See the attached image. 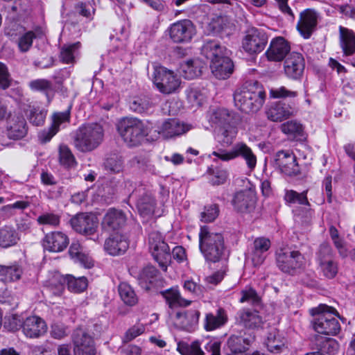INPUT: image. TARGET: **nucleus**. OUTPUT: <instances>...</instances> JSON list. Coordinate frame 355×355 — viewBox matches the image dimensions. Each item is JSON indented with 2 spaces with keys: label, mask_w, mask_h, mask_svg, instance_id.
I'll return each mask as SVG.
<instances>
[{
  "label": "nucleus",
  "mask_w": 355,
  "mask_h": 355,
  "mask_svg": "<svg viewBox=\"0 0 355 355\" xmlns=\"http://www.w3.org/2000/svg\"><path fill=\"white\" fill-rule=\"evenodd\" d=\"M201 53L210 60V68L218 79L228 78L234 71V64L229 55L230 51L216 41L209 40L201 48Z\"/></svg>",
  "instance_id": "nucleus-1"
},
{
  "label": "nucleus",
  "mask_w": 355,
  "mask_h": 355,
  "mask_svg": "<svg viewBox=\"0 0 355 355\" xmlns=\"http://www.w3.org/2000/svg\"><path fill=\"white\" fill-rule=\"evenodd\" d=\"M158 200L153 193L143 187H139L130 194L129 198L136 200V207L139 214L144 218L152 216H160L163 213L162 207L167 202L169 191L160 186L159 188Z\"/></svg>",
  "instance_id": "nucleus-2"
},
{
  "label": "nucleus",
  "mask_w": 355,
  "mask_h": 355,
  "mask_svg": "<svg viewBox=\"0 0 355 355\" xmlns=\"http://www.w3.org/2000/svg\"><path fill=\"white\" fill-rule=\"evenodd\" d=\"M236 107L243 112L250 114L259 111L263 106L266 93L257 82L246 83L237 88L233 95Z\"/></svg>",
  "instance_id": "nucleus-3"
},
{
  "label": "nucleus",
  "mask_w": 355,
  "mask_h": 355,
  "mask_svg": "<svg viewBox=\"0 0 355 355\" xmlns=\"http://www.w3.org/2000/svg\"><path fill=\"white\" fill-rule=\"evenodd\" d=\"M199 248L207 261H219L225 254L224 239L221 234L210 232L202 226L199 233Z\"/></svg>",
  "instance_id": "nucleus-4"
},
{
  "label": "nucleus",
  "mask_w": 355,
  "mask_h": 355,
  "mask_svg": "<svg viewBox=\"0 0 355 355\" xmlns=\"http://www.w3.org/2000/svg\"><path fill=\"white\" fill-rule=\"evenodd\" d=\"M311 312L314 316L313 327L318 333L334 336L340 332V325L336 319L339 314L336 309L326 304H320L311 309Z\"/></svg>",
  "instance_id": "nucleus-5"
},
{
  "label": "nucleus",
  "mask_w": 355,
  "mask_h": 355,
  "mask_svg": "<svg viewBox=\"0 0 355 355\" xmlns=\"http://www.w3.org/2000/svg\"><path fill=\"white\" fill-rule=\"evenodd\" d=\"M117 129L124 142L130 147L139 145L148 135L147 126L137 118H123L119 122Z\"/></svg>",
  "instance_id": "nucleus-6"
},
{
  "label": "nucleus",
  "mask_w": 355,
  "mask_h": 355,
  "mask_svg": "<svg viewBox=\"0 0 355 355\" xmlns=\"http://www.w3.org/2000/svg\"><path fill=\"white\" fill-rule=\"evenodd\" d=\"M103 139L102 126L98 123H92L82 126L77 130L74 144L80 151L87 152L97 148Z\"/></svg>",
  "instance_id": "nucleus-7"
},
{
  "label": "nucleus",
  "mask_w": 355,
  "mask_h": 355,
  "mask_svg": "<svg viewBox=\"0 0 355 355\" xmlns=\"http://www.w3.org/2000/svg\"><path fill=\"white\" fill-rule=\"evenodd\" d=\"M152 78L157 89L164 94L176 92L181 83L180 78L173 71L162 66H154Z\"/></svg>",
  "instance_id": "nucleus-8"
},
{
  "label": "nucleus",
  "mask_w": 355,
  "mask_h": 355,
  "mask_svg": "<svg viewBox=\"0 0 355 355\" xmlns=\"http://www.w3.org/2000/svg\"><path fill=\"white\" fill-rule=\"evenodd\" d=\"M212 155L222 161L228 162L237 157H242L250 170H253L257 164V157L252 150L245 143L235 144L229 151L218 150L214 151Z\"/></svg>",
  "instance_id": "nucleus-9"
},
{
  "label": "nucleus",
  "mask_w": 355,
  "mask_h": 355,
  "mask_svg": "<svg viewBox=\"0 0 355 355\" xmlns=\"http://www.w3.org/2000/svg\"><path fill=\"white\" fill-rule=\"evenodd\" d=\"M148 245L150 252L159 265L166 270L170 261L171 254L168 244L159 232H152L148 236Z\"/></svg>",
  "instance_id": "nucleus-10"
},
{
  "label": "nucleus",
  "mask_w": 355,
  "mask_h": 355,
  "mask_svg": "<svg viewBox=\"0 0 355 355\" xmlns=\"http://www.w3.org/2000/svg\"><path fill=\"white\" fill-rule=\"evenodd\" d=\"M268 40V35L264 30L250 27L245 31L242 41V47L250 55L257 54L265 49Z\"/></svg>",
  "instance_id": "nucleus-11"
},
{
  "label": "nucleus",
  "mask_w": 355,
  "mask_h": 355,
  "mask_svg": "<svg viewBox=\"0 0 355 355\" xmlns=\"http://www.w3.org/2000/svg\"><path fill=\"white\" fill-rule=\"evenodd\" d=\"M276 261L282 272L291 273L302 267L304 259L299 251L280 249L276 253Z\"/></svg>",
  "instance_id": "nucleus-12"
},
{
  "label": "nucleus",
  "mask_w": 355,
  "mask_h": 355,
  "mask_svg": "<svg viewBox=\"0 0 355 355\" xmlns=\"http://www.w3.org/2000/svg\"><path fill=\"white\" fill-rule=\"evenodd\" d=\"M274 166L286 176L295 177L301 173L297 157L290 150L278 151L275 156Z\"/></svg>",
  "instance_id": "nucleus-13"
},
{
  "label": "nucleus",
  "mask_w": 355,
  "mask_h": 355,
  "mask_svg": "<svg viewBox=\"0 0 355 355\" xmlns=\"http://www.w3.org/2000/svg\"><path fill=\"white\" fill-rule=\"evenodd\" d=\"M70 223L76 232L85 236L93 235L98 226L97 218L88 213L76 214L70 220Z\"/></svg>",
  "instance_id": "nucleus-14"
},
{
  "label": "nucleus",
  "mask_w": 355,
  "mask_h": 355,
  "mask_svg": "<svg viewBox=\"0 0 355 355\" xmlns=\"http://www.w3.org/2000/svg\"><path fill=\"white\" fill-rule=\"evenodd\" d=\"M291 51L290 43L283 37L279 36L273 38L266 50L265 55L268 60L271 62H281Z\"/></svg>",
  "instance_id": "nucleus-15"
},
{
  "label": "nucleus",
  "mask_w": 355,
  "mask_h": 355,
  "mask_svg": "<svg viewBox=\"0 0 355 355\" xmlns=\"http://www.w3.org/2000/svg\"><path fill=\"white\" fill-rule=\"evenodd\" d=\"M297 108L295 105L278 101L272 103L266 110L267 118L274 122H281L295 115Z\"/></svg>",
  "instance_id": "nucleus-16"
},
{
  "label": "nucleus",
  "mask_w": 355,
  "mask_h": 355,
  "mask_svg": "<svg viewBox=\"0 0 355 355\" xmlns=\"http://www.w3.org/2000/svg\"><path fill=\"white\" fill-rule=\"evenodd\" d=\"M194 34V27L189 19L174 23L170 28V37L174 42H189Z\"/></svg>",
  "instance_id": "nucleus-17"
},
{
  "label": "nucleus",
  "mask_w": 355,
  "mask_h": 355,
  "mask_svg": "<svg viewBox=\"0 0 355 355\" xmlns=\"http://www.w3.org/2000/svg\"><path fill=\"white\" fill-rule=\"evenodd\" d=\"M305 62L301 53L292 52L286 57L284 63L286 76L290 78L297 79L303 73Z\"/></svg>",
  "instance_id": "nucleus-18"
},
{
  "label": "nucleus",
  "mask_w": 355,
  "mask_h": 355,
  "mask_svg": "<svg viewBox=\"0 0 355 355\" xmlns=\"http://www.w3.org/2000/svg\"><path fill=\"white\" fill-rule=\"evenodd\" d=\"M232 204L239 212H250L255 207L256 195L252 189L240 191L234 195Z\"/></svg>",
  "instance_id": "nucleus-19"
},
{
  "label": "nucleus",
  "mask_w": 355,
  "mask_h": 355,
  "mask_svg": "<svg viewBox=\"0 0 355 355\" xmlns=\"http://www.w3.org/2000/svg\"><path fill=\"white\" fill-rule=\"evenodd\" d=\"M70 111L54 113L52 116V124L48 129H44L39 133V139L42 143L49 141L58 132L60 126L64 123L69 122Z\"/></svg>",
  "instance_id": "nucleus-20"
},
{
  "label": "nucleus",
  "mask_w": 355,
  "mask_h": 355,
  "mask_svg": "<svg viewBox=\"0 0 355 355\" xmlns=\"http://www.w3.org/2000/svg\"><path fill=\"white\" fill-rule=\"evenodd\" d=\"M126 223L123 211L114 208L109 209L102 220V228L105 231H115L121 229Z\"/></svg>",
  "instance_id": "nucleus-21"
},
{
  "label": "nucleus",
  "mask_w": 355,
  "mask_h": 355,
  "mask_svg": "<svg viewBox=\"0 0 355 355\" xmlns=\"http://www.w3.org/2000/svg\"><path fill=\"white\" fill-rule=\"evenodd\" d=\"M68 236L62 232H52L46 234L43 239V247L49 252H60L69 245Z\"/></svg>",
  "instance_id": "nucleus-22"
},
{
  "label": "nucleus",
  "mask_w": 355,
  "mask_h": 355,
  "mask_svg": "<svg viewBox=\"0 0 355 355\" xmlns=\"http://www.w3.org/2000/svg\"><path fill=\"white\" fill-rule=\"evenodd\" d=\"M317 19L316 12L311 9L301 12L297 28L304 39H309L315 31Z\"/></svg>",
  "instance_id": "nucleus-23"
},
{
  "label": "nucleus",
  "mask_w": 355,
  "mask_h": 355,
  "mask_svg": "<svg viewBox=\"0 0 355 355\" xmlns=\"http://www.w3.org/2000/svg\"><path fill=\"white\" fill-rule=\"evenodd\" d=\"M45 322L40 317H28L22 323V331L28 338H38L46 333Z\"/></svg>",
  "instance_id": "nucleus-24"
},
{
  "label": "nucleus",
  "mask_w": 355,
  "mask_h": 355,
  "mask_svg": "<svg viewBox=\"0 0 355 355\" xmlns=\"http://www.w3.org/2000/svg\"><path fill=\"white\" fill-rule=\"evenodd\" d=\"M191 129V126L182 123L178 119H171L164 121L159 133L166 139L173 138L186 133Z\"/></svg>",
  "instance_id": "nucleus-25"
},
{
  "label": "nucleus",
  "mask_w": 355,
  "mask_h": 355,
  "mask_svg": "<svg viewBox=\"0 0 355 355\" xmlns=\"http://www.w3.org/2000/svg\"><path fill=\"white\" fill-rule=\"evenodd\" d=\"M28 132V126L22 116H12L8 120L7 135L12 139L24 138Z\"/></svg>",
  "instance_id": "nucleus-26"
},
{
  "label": "nucleus",
  "mask_w": 355,
  "mask_h": 355,
  "mask_svg": "<svg viewBox=\"0 0 355 355\" xmlns=\"http://www.w3.org/2000/svg\"><path fill=\"white\" fill-rule=\"evenodd\" d=\"M237 320L248 329H258L263 324L262 316L252 309H243L237 313Z\"/></svg>",
  "instance_id": "nucleus-27"
},
{
  "label": "nucleus",
  "mask_w": 355,
  "mask_h": 355,
  "mask_svg": "<svg viewBox=\"0 0 355 355\" xmlns=\"http://www.w3.org/2000/svg\"><path fill=\"white\" fill-rule=\"evenodd\" d=\"M128 248V243L123 236L118 233L108 237L104 243V250L110 255L118 256Z\"/></svg>",
  "instance_id": "nucleus-28"
},
{
  "label": "nucleus",
  "mask_w": 355,
  "mask_h": 355,
  "mask_svg": "<svg viewBox=\"0 0 355 355\" xmlns=\"http://www.w3.org/2000/svg\"><path fill=\"white\" fill-rule=\"evenodd\" d=\"M200 314L198 310L178 311L175 315V322L180 328L190 330L197 325Z\"/></svg>",
  "instance_id": "nucleus-29"
},
{
  "label": "nucleus",
  "mask_w": 355,
  "mask_h": 355,
  "mask_svg": "<svg viewBox=\"0 0 355 355\" xmlns=\"http://www.w3.org/2000/svg\"><path fill=\"white\" fill-rule=\"evenodd\" d=\"M250 345L248 338L241 336L232 335L227 341L225 352L227 355L244 354Z\"/></svg>",
  "instance_id": "nucleus-30"
},
{
  "label": "nucleus",
  "mask_w": 355,
  "mask_h": 355,
  "mask_svg": "<svg viewBox=\"0 0 355 355\" xmlns=\"http://www.w3.org/2000/svg\"><path fill=\"white\" fill-rule=\"evenodd\" d=\"M228 320L226 311L220 308L216 313H209L205 315L204 327L206 331H211L224 326Z\"/></svg>",
  "instance_id": "nucleus-31"
},
{
  "label": "nucleus",
  "mask_w": 355,
  "mask_h": 355,
  "mask_svg": "<svg viewBox=\"0 0 355 355\" xmlns=\"http://www.w3.org/2000/svg\"><path fill=\"white\" fill-rule=\"evenodd\" d=\"M69 253L75 262L79 263L84 268H91L94 266L93 259L84 252L83 246L78 242L71 243Z\"/></svg>",
  "instance_id": "nucleus-32"
},
{
  "label": "nucleus",
  "mask_w": 355,
  "mask_h": 355,
  "mask_svg": "<svg viewBox=\"0 0 355 355\" xmlns=\"http://www.w3.org/2000/svg\"><path fill=\"white\" fill-rule=\"evenodd\" d=\"M340 44L345 55L355 53V33L347 28L340 26Z\"/></svg>",
  "instance_id": "nucleus-33"
},
{
  "label": "nucleus",
  "mask_w": 355,
  "mask_h": 355,
  "mask_svg": "<svg viewBox=\"0 0 355 355\" xmlns=\"http://www.w3.org/2000/svg\"><path fill=\"white\" fill-rule=\"evenodd\" d=\"M160 293L171 309L187 306L191 302L190 300H186L181 296L178 288H171L161 291Z\"/></svg>",
  "instance_id": "nucleus-34"
},
{
  "label": "nucleus",
  "mask_w": 355,
  "mask_h": 355,
  "mask_svg": "<svg viewBox=\"0 0 355 355\" xmlns=\"http://www.w3.org/2000/svg\"><path fill=\"white\" fill-rule=\"evenodd\" d=\"M253 245L252 260L254 265H260L265 259L263 254L270 247V241L264 237H259L254 241Z\"/></svg>",
  "instance_id": "nucleus-35"
},
{
  "label": "nucleus",
  "mask_w": 355,
  "mask_h": 355,
  "mask_svg": "<svg viewBox=\"0 0 355 355\" xmlns=\"http://www.w3.org/2000/svg\"><path fill=\"white\" fill-rule=\"evenodd\" d=\"M205 64L200 59L190 60L182 65L183 76L187 79H193L202 74Z\"/></svg>",
  "instance_id": "nucleus-36"
},
{
  "label": "nucleus",
  "mask_w": 355,
  "mask_h": 355,
  "mask_svg": "<svg viewBox=\"0 0 355 355\" xmlns=\"http://www.w3.org/2000/svg\"><path fill=\"white\" fill-rule=\"evenodd\" d=\"M73 349L86 348L94 346V340L86 331L83 329H76L71 336Z\"/></svg>",
  "instance_id": "nucleus-37"
},
{
  "label": "nucleus",
  "mask_w": 355,
  "mask_h": 355,
  "mask_svg": "<svg viewBox=\"0 0 355 355\" xmlns=\"http://www.w3.org/2000/svg\"><path fill=\"white\" fill-rule=\"evenodd\" d=\"M218 141L223 146H228L233 142L237 135V128L235 123L216 128Z\"/></svg>",
  "instance_id": "nucleus-38"
},
{
  "label": "nucleus",
  "mask_w": 355,
  "mask_h": 355,
  "mask_svg": "<svg viewBox=\"0 0 355 355\" xmlns=\"http://www.w3.org/2000/svg\"><path fill=\"white\" fill-rule=\"evenodd\" d=\"M265 343L268 351L272 353H280L285 346L284 338L276 329H272L268 333Z\"/></svg>",
  "instance_id": "nucleus-39"
},
{
  "label": "nucleus",
  "mask_w": 355,
  "mask_h": 355,
  "mask_svg": "<svg viewBox=\"0 0 355 355\" xmlns=\"http://www.w3.org/2000/svg\"><path fill=\"white\" fill-rule=\"evenodd\" d=\"M22 269L17 264L5 266L0 264V281L7 283L17 281L21 278Z\"/></svg>",
  "instance_id": "nucleus-40"
},
{
  "label": "nucleus",
  "mask_w": 355,
  "mask_h": 355,
  "mask_svg": "<svg viewBox=\"0 0 355 355\" xmlns=\"http://www.w3.org/2000/svg\"><path fill=\"white\" fill-rule=\"evenodd\" d=\"M211 120L216 125V128L235 123L234 113L225 108L216 110L213 113Z\"/></svg>",
  "instance_id": "nucleus-41"
},
{
  "label": "nucleus",
  "mask_w": 355,
  "mask_h": 355,
  "mask_svg": "<svg viewBox=\"0 0 355 355\" xmlns=\"http://www.w3.org/2000/svg\"><path fill=\"white\" fill-rule=\"evenodd\" d=\"M19 238L15 230L10 227L4 226L0 230V246L8 248L16 245Z\"/></svg>",
  "instance_id": "nucleus-42"
},
{
  "label": "nucleus",
  "mask_w": 355,
  "mask_h": 355,
  "mask_svg": "<svg viewBox=\"0 0 355 355\" xmlns=\"http://www.w3.org/2000/svg\"><path fill=\"white\" fill-rule=\"evenodd\" d=\"M80 46L81 44L79 42L64 44L60 50V60L65 64H73L75 62L76 55Z\"/></svg>",
  "instance_id": "nucleus-43"
},
{
  "label": "nucleus",
  "mask_w": 355,
  "mask_h": 355,
  "mask_svg": "<svg viewBox=\"0 0 355 355\" xmlns=\"http://www.w3.org/2000/svg\"><path fill=\"white\" fill-rule=\"evenodd\" d=\"M232 24L230 23L227 16L214 17L208 24V30L209 32L215 34L222 31L231 29Z\"/></svg>",
  "instance_id": "nucleus-44"
},
{
  "label": "nucleus",
  "mask_w": 355,
  "mask_h": 355,
  "mask_svg": "<svg viewBox=\"0 0 355 355\" xmlns=\"http://www.w3.org/2000/svg\"><path fill=\"white\" fill-rule=\"evenodd\" d=\"M65 279L68 289L73 293H82L88 286V281L85 277H75L71 275H66Z\"/></svg>",
  "instance_id": "nucleus-45"
},
{
  "label": "nucleus",
  "mask_w": 355,
  "mask_h": 355,
  "mask_svg": "<svg viewBox=\"0 0 355 355\" xmlns=\"http://www.w3.org/2000/svg\"><path fill=\"white\" fill-rule=\"evenodd\" d=\"M119 293L125 304L134 306L138 302V298L132 288L127 283L122 282L119 286Z\"/></svg>",
  "instance_id": "nucleus-46"
},
{
  "label": "nucleus",
  "mask_w": 355,
  "mask_h": 355,
  "mask_svg": "<svg viewBox=\"0 0 355 355\" xmlns=\"http://www.w3.org/2000/svg\"><path fill=\"white\" fill-rule=\"evenodd\" d=\"M158 270L152 266L144 268L138 275V281L141 286L146 289L149 288V284L157 277Z\"/></svg>",
  "instance_id": "nucleus-47"
},
{
  "label": "nucleus",
  "mask_w": 355,
  "mask_h": 355,
  "mask_svg": "<svg viewBox=\"0 0 355 355\" xmlns=\"http://www.w3.org/2000/svg\"><path fill=\"white\" fill-rule=\"evenodd\" d=\"M66 284L65 275L55 273L49 280L48 288L54 295L60 296L63 293Z\"/></svg>",
  "instance_id": "nucleus-48"
},
{
  "label": "nucleus",
  "mask_w": 355,
  "mask_h": 355,
  "mask_svg": "<svg viewBox=\"0 0 355 355\" xmlns=\"http://www.w3.org/2000/svg\"><path fill=\"white\" fill-rule=\"evenodd\" d=\"M307 190L302 193H297L294 190H288L286 192L284 200L289 204L297 203L301 205L309 206L310 204L307 198Z\"/></svg>",
  "instance_id": "nucleus-49"
},
{
  "label": "nucleus",
  "mask_w": 355,
  "mask_h": 355,
  "mask_svg": "<svg viewBox=\"0 0 355 355\" xmlns=\"http://www.w3.org/2000/svg\"><path fill=\"white\" fill-rule=\"evenodd\" d=\"M178 351L182 355H205L198 341H194L191 344L180 342L178 344Z\"/></svg>",
  "instance_id": "nucleus-50"
},
{
  "label": "nucleus",
  "mask_w": 355,
  "mask_h": 355,
  "mask_svg": "<svg viewBox=\"0 0 355 355\" xmlns=\"http://www.w3.org/2000/svg\"><path fill=\"white\" fill-rule=\"evenodd\" d=\"M59 160L62 165L71 168L76 165L73 155L66 145H60L59 148Z\"/></svg>",
  "instance_id": "nucleus-51"
},
{
  "label": "nucleus",
  "mask_w": 355,
  "mask_h": 355,
  "mask_svg": "<svg viewBox=\"0 0 355 355\" xmlns=\"http://www.w3.org/2000/svg\"><path fill=\"white\" fill-rule=\"evenodd\" d=\"M105 169L110 173H118L123 170L121 157L116 155H111L104 162Z\"/></svg>",
  "instance_id": "nucleus-52"
},
{
  "label": "nucleus",
  "mask_w": 355,
  "mask_h": 355,
  "mask_svg": "<svg viewBox=\"0 0 355 355\" xmlns=\"http://www.w3.org/2000/svg\"><path fill=\"white\" fill-rule=\"evenodd\" d=\"M241 297L239 302L241 303L247 302L252 305L259 304L261 302V297L257 291L251 288L246 287L241 291Z\"/></svg>",
  "instance_id": "nucleus-53"
},
{
  "label": "nucleus",
  "mask_w": 355,
  "mask_h": 355,
  "mask_svg": "<svg viewBox=\"0 0 355 355\" xmlns=\"http://www.w3.org/2000/svg\"><path fill=\"white\" fill-rule=\"evenodd\" d=\"M219 214L218 206L216 204L210 205L205 207L204 211L200 214V220L205 223L214 221Z\"/></svg>",
  "instance_id": "nucleus-54"
},
{
  "label": "nucleus",
  "mask_w": 355,
  "mask_h": 355,
  "mask_svg": "<svg viewBox=\"0 0 355 355\" xmlns=\"http://www.w3.org/2000/svg\"><path fill=\"white\" fill-rule=\"evenodd\" d=\"M323 275L327 278H334L338 272L337 263L334 259L319 264Z\"/></svg>",
  "instance_id": "nucleus-55"
},
{
  "label": "nucleus",
  "mask_w": 355,
  "mask_h": 355,
  "mask_svg": "<svg viewBox=\"0 0 355 355\" xmlns=\"http://www.w3.org/2000/svg\"><path fill=\"white\" fill-rule=\"evenodd\" d=\"M281 130L286 135H300L302 132V126L296 121H289L281 125Z\"/></svg>",
  "instance_id": "nucleus-56"
},
{
  "label": "nucleus",
  "mask_w": 355,
  "mask_h": 355,
  "mask_svg": "<svg viewBox=\"0 0 355 355\" xmlns=\"http://www.w3.org/2000/svg\"><path fill=\"white\" fill-rule=\"evenodd\" d=\"M46 115V112L45 110L33 107L30 110V122L36 126L42 125L44 122Z\"/></svg>",
  "instance_id": "nucleus-57"
},
{
  "label": "nucleus",
  "mask_w": 355,
  "mask_h": 355,
  "mask_svg": "<svg viewBox=\"0 0 355 355\" xmlns=\"http://www.w3.org/2000/svg\"><path fill=\"white\" fill-rule=\"evenodd\" d=\"M12 78L7 66L0 62V89L5 90L10 87Z\"/></svg>",
  "instance_id": "nucleus-58"
},
{
  "label": "nucleus",
  "mask_w": 355,
  "mask_h": 355,
  "mask_svg": "<svg viewBox=\"0 0 355 355\" xmlns=\"http://www.w3.org/2000/svg\"><path fill=\"white\" fill-rule=\"evenodd\" d=\"M208 173L210 175L209 181L213 185L223 184L227 178L226 171L220 169L209 168Z\"/></svg>",
  "instance_id": "nucleus-59"
},
{
  "label": "nucleus",
  "mask_w": 355,
  "mask_h": 355,
  "mask_svg": "<svg viewBox=\"0 0 355 355\" xmlns=\"http://www.w3.org/2000/svg\"><path fill=\"white\" fill-rule=\"evenodd\" d=\"M30 88L33 91L47 92L52 90V83L46 79H37L29 83Z\"/></svg>",
  "instance_id": "nucleus-60"
},
{
  "label": "nucleus",
  "mask_w": 355,
  "mask_h": 355,
  "mask_svg": "<svg viewBox=\"0 0 355 355\" xmlns=\"http://www.w3.org/2000/svg\"><path fill=\"white\" fill-rule=\"evenodd\" d=\"M187 97L193 105L200 106L203 101V94L197 87H189L187 90Z\"/></svg>",
  "instance_id": "nucleus-61"
},
{
  "label": "nucleus",
  "mask_w": 355,
  "mask_h": 355,
  "mask_svg": "<svg viewBox=\"0 0 355 355\" xmlns=\"http://www.w3.org/2000/svg\"><path fill=\"white\" fill-rule=\"evenodd\" d=\"M333 259L332 249L329 244L323 243L320 245L317 254V261L318 264L329 261Z\"/></svg>",
  "instance_id": "nucleus-62"
},
{
  "label": "nucleus",
  "mask_w": 355,
  "mask_h": 355,
  "mask_svg": "<svg viewBox=\"0 0 355 355\" xmlns=\"http://www.w3.org/2000/svg\"><path fill=\"white\" fill-rule=\"evenodd\" d=\"M297 93L295 91H291L285 87H279L277 88H271L270 89V96L273 98H280L286 97H295Z\"/></svg>",
  "instance_id": "nucleus-63"
},
{
  "label": "nucleus",
  "mask_w": 355,
  "mask_h": 355,
  "mask_svg": "<svg viewBox=\"0 0 355 355\" xmlns=\"http://www.w3.org/2000/svg\"><path fill=\"white\" fill-rule=\"evenodd\" d=\"M40 225L57 226L60 223V216L53 213H44L37 218Z\"/></svg>",
  "instance_id": "nucleus-64"
}]
</instances>
